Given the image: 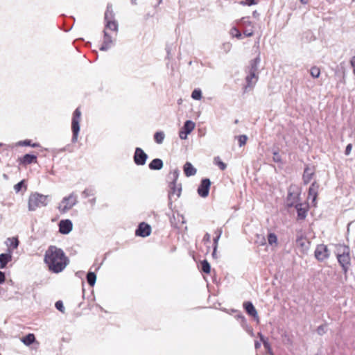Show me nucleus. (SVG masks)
Listing matches in <instances>:
<instances>
[{
	"label": "nucleus",
	"mask_w": 355,
	"mask_h": 355,
	"mask_svg": "<svg viewBox=\"0 0 355 355\" xmlns=\"http://www.w3.org/2000/svg\"><path fill=\"white\" fill-rule=\"evenodd\" d=\"M183 171L187 177L195 175L197 173L196 168L189 162L184 164Z\"/></svg>",
	"instance_id": "17"
},
{
	"label": "nucleus",
	"mask_w": 355,
	"mask_h": 355,
	"mask_svg": "<svg viewBox=\"0 0 355 355\" xmlns=\"http://www.w3.org/2000/svg\"><path fill=\"white\" fill-rule=\"evenodd\" d=\"M211 182L209 179L205 178L201 181V183L198 188V193L202 198H206L209 191Z\"/></svg>",
	"instance_id": "9"
},
{
	"label": "nucleus",
	"mask_w": 355,
	"mask_h": 355,
	"mask_svg": "<svg viewBox=\"0 0 355 355\" xmlns=\"http://www.w3.org/2000/svg\"><path fill=\"white\" fill-rule=\"evenodd\" d=\"M46 205L42 201H28V208L31 211H35L38 208L41 207H44Z\"/></svg>",
	"instance_id": "22"
},
{
	"label": "nucleus",
	"mask_w": 355,
	"mask_h": 355,
	"mask_svg": "<svg viewBox=\"0 0 355 355\" xmlns=\"http://www.w3.org/2000/svg\"><path fill=\"white\" fill-rule=\"evenodd\" d=\"M318 189V184H317L316 182H313L309 189L308 200H316Z\"/></svg>",
	"instance_id": "18"
},
{
	"label": "nucleus",
	"mask_w": 355,
	"mask_h": 355,
	"mask_svg": "<svg viewBox=\"0 0 355 355\" xmlns=\"http://www.w3.org/2000/svg\"><path fill=\"white\" fill-rule=\"evenodd\" d=\"M96 280V275L94 272H90V286H91L94 285Z\"/></svg>",
	"instance_id": "41"
},
{
	"label": "nucleus",
	"mask_w": 355,
	"mask_h": 355,
	"mask_svg": "<svg viewBox=\"0 0 355 355\" xmlns=\"http://www.w3.org/2000/svg\"><path fill=\"white\" fill-rule=\"evenodd\" d=\"M165 139V134L163 131L156 132L154 135L155 141L158 144H162Z\"/></svg>",
	"instance_id": "26"
},
{
	"label": "nucleus",
	"mask_w": 355,
	"mask_h": 355,
	"mask_svg": "<svg viewBox=\"0 0 355 355\" xmlns=\"http://www.w3.org/2000/svg\"><path fill=\"white\" fill-rule=\"evenodd\" d=\"M300 2L303 4H306L309 2V0H300Z\"/></svg>",
	"instance_id": "51"
},
{
	"label": "nucleus",
	"mask_w": 355,
	"mask_h": 355,
	"mask_svg": "<svg viewBox=\"0 0 355 355\" xmlns=\"http://www.w3.org/2000/svg\"><path fill=\"white\" fill-rule=\"evenodd\" d=\"M314 175V170L307 166L305 168L304 174H303V180L305 184H308L311 179L313 178Z\"/></svg>",
	"instance_id": "21"
},
{
	"label": "nucleus",
	"mask_w": 355,
	"mask_h": 355,
	"mask_svg": "<svg viewBox=\"0 0 355 355\" xmlns=\"http://www.w3.org/2000/svg\"><path fill=\"white\" fill-rule=\"evenodd\" d=\"M268 245L272 247V250L277 248L278 246V239L276 234L269 233L268 235Z\"/></svg>",
	"instance_id": "23"
},
{
	"label": "nucleus",
	"mask_w": 355,
	"mask_h": 355,
	"mask_svg": "<svg viewBox=\"0 0 355 355\" xmlns=\"http://www.w3.org/2000/svg\"><path fill=\"white\" fill-rule=\"evenodd\" d=\"M245 80L247 85L245 87V90L252 89L258 80V72L250 71L249 75L247 76Z\"/></svg>",
	"instance_id": "11"
},
{
	"label": "nucleus",
	"mask_w": 355,
	"mask_h": 355,
	"mask_svg": "<svg viewBox=\"0 0 355 355\" xmlns=\"http://www.w3.org/2000/svg\"><path fill=\"white\" fill-rule=\"evenodd\" d=\"M12 255L11 252H6L0 254V268H6V265L12 261Z\"/></svg>",
	"instance_id": "16"
},
{
	"label": "nucleus",
	"mask_w": 355,
	"mask_h": 355,
	"mask_svg": "<svg viewBox=\"0 0 355 355\" xmlns=\"http://www.w3.org/2000/svg\"><path fill=\"white\" fill-rule=\"evenodd\" d=\"M147 158V155L141 148H136L134 155V161L137 165H144Z\"/></svg>",
	"instance_id": "10"
},
{
	"label": "nucleus",
	"mask_w": 355,
	"mask_h": 355,
	"mask_svg": "<svg viewBox=\"0 0 355 355\" xmlns=\"http://www.w3.org/2000/svg\"><path fill=\"white\" fill-rule=\"evenodd\" d=\"M257 243H259L261 245H263L266 243V239L263 236H257Z\"/></svg>",
	"instance_id": "43"
},
{
	"label": "nucleus",
	"mask_w": 355,
	"mask_h": 355,
	"mask_svg": "<svg viewBox=\"0 0 355 355\" xmlns=\"http://www.w3.org/2000/svg\"><path fill=\"white\" fill-rule=\"evenodd\" d=\"M34 341L35 336L32 334H30L22 338V342L26 345L32 344Z\"/></svg>",
	"instance_id": "29"
},
{
	"label": "nucleus",
	"mask_w": 355,
	"mask_h": 355,
	"mask_svg": "<svg viewBox=\"0 0 355 355\" xmlns=\"http://www.w3.org/2000/svg\"><path fill=\"white\" fill-rule=\"evenodd\" d=\"M175 178H177V177H178V171H175Z\"/></svg>",
	"instance_id": "56"
},
{
	"label": "nucleus",
	"mask_w": 355,
	"mask_h": 355,
	"mask_svg": "<svg viewBox=\"0 0 355 355\" xmlns=\"http://www.w3.org/2000/svg\"><path fill=\"white\" fill-rule=\"evenodd\" d=\"M75 203L73 201H61L59 204L58 209L62 213H66L69 210H70L73 206Z\"/></svg>",
	"instance_id": "20"
},
{
	"label": "nucleus",
	"mask_w": 355,
	"mask_h": 355,
	"mask_svg": "<svg viewBox=\"0 0 355 355\" xmlns=\"http://www.w3.org/2000/svg\"><path fill=\"white\" fill-rule=\"evenodd\" d=\"M151 232V227L149 225L145 223H141L136 230V235L141 237H146L150 235Z\"/></svg>",
	"instance_id": "13"
},
{
	"label": "nucleus",
	"mask_w": 355,
	"mask_h": 355,
	"mask_svg": "<svg viewBox=\"0 0 355 355\" xmlns=\"http://www.w3.org/2000/svg\"><path fill=\"white\" fill-rule=\"evenodd\" d=\"M36 159H37V157L35 155L26 154L22 157L21 162L24 164H29L35 162L36 160Z\"/></svg>",
	"instance_id": "27"
},
{
	"label": "nucleus",
	"mask_w": 355,
	"mask_h": 355,
	"mask_svg": "<svg viewBox=\"0 0 355 355\" xmlns=\"http://www.w3.org/2000/svg\"><path fill=\"white\" fill-rule=\"evenodd\" d=\"M44 261L49 270L55 273L62 271L68 263L63 251L55 246L50 247L46 251Z\"/></svg>",
	"instance_id": "2"
},
{
	"label": "nucleus",
	"mask_w": 355,
	"mask_h": 355,
	"mask_svg": "<svg viewBox=\"0 0 355 355\" xmlns=\"http://www.w3.org/2000/svg\"><path fill=\"white\" fill-rule=\"evenodd\" d=\"M55 307L57 309H58L61 312H64V307L63 303L61 301H58L55 303Z\"/></svg>",
	"instance_id": "39"
},
{
	"label": "nucleus",
	"mask_w": 355,
	"mask_h": 355,
	"mask_svg": "<svg viewBox=\"0 0 355 355\" xmlns=\"http://www.w3.org/2000/svg\"><path fill=\"white\" fill-rule=\"evenodd\" d=\"M243 306L247 313L256 318L257 321H259L258 313L253 304L251 302H247L244 303Z\"/></svg>",
	"instance_id": "19"
},
{
	"label": "nucleus",
	"mask_w": 355,
	"mask_h": 355,
	"mask_svg": "<svg viewBox=\"0 0 355 355\" xmlns=\"http://www.w3.org/2000/svg\"><path fill=\"white\" fill-rule=\"evenodd\" d=\"M325 327L323 326H320L318 328L317 331L318 334H322L324 332Z\"/></svg>",
	"instance_id": "48"
},
{
	"label": "nucleus",
	"mask_w": 355,
	"mask_h": 355,
	"mask_svg": "<svg viewBox=\"0 0 355 355\" xmlns=\"http://www.w3.org/2000/svg\"><path fill=\"white\" fill-rule=\"evenodd\" d=\"M81 113L78 108H77L74 113L72 119V131H73V137L72 141L76 142L78 139V132L80 130L79 122L80 120Z\"/></svg>",
	"instance_id": "4"
},
{
	"label": "nucleus",
	"mask_w": 355,
	"mask_h": 355,
	"mask_svg": "<svg viewBox=\"0 0 355 355\" xmlns=\"http://www.w3.org/2000/svg\"><path fill=\"white\" fill-rule=\"evenodd\" d=\"M289 200H295L299 198V188L295 185H291L288 190Z\"/></svg>",
	"instance_id": "24"
},
{
	"label": "nucleus",
	"mask_w": 355,
	"mask_h": 355,
	"mask_svg": "<svg viewBox=\"0 0 355 355\" xmlns=\"http://www.w3.org/2000/svg\"><path fill=\"white\" fill-rule=\"evenodd\" d=\"M182 185L177 184L176 179L170 184L168 190V198L170 200H176L180 197Z\"/></svg>",
	"instance_id": "8"
},
{
	"label": "nucleus",
	"mask_w": 355,
	"mask_h": 355,
	"mask_svg": "<svg viewBox=\"0 0 355 355\" xmlns=\"http://www.w3.org/2000/svg\"><path fill=\"white\" fill-rule=\"evenodd\" d=\"M22 187L26 188V187L24 185V180H22V181L19 182V183H17V184H15L14 186V190L15 191V192L18 193L21 190Z\"/></svg>",
	"instance_id": "35"
},
{
	"label": "nucleus",
	"mask_w": 355,
	"mask_h": 355,
	"mask_svg": "<svg viewBox=\"0 0 355 355\" xmlns=\"http://www.w3.org/2000/svg\"><path fill=\"white\" fill-rule=\"evenodd\" d=\"M215 163L218 166V167L221 170H225L226 168V164L223 162L218 157L215 158Z\"/></svg>",
	"instance_id": "36"
},
{
	"label": "nucleus",
	"mask_w": 355,
	"mask_h": 355,
	"mask_svg": "<svg viewBox=\"0 0 355 355\" xmlns=\"http://www.w3.org/2000/svg\"><path fill=\"white\" fill-rule=\"evenodd\" d=\"M196 127V124L191 120L185 121L183 127L179 132V137L181 139L185 140L187 139L188 135H189Z\"/></svg>",
	"instance_id": "7"
},
{
	"label": "nucleus",
	"mask_w": 355,
	"mask_h": 355,
	"mask_svg": "<svg viewBox=\"0 0 355 355\" xmlns=\"http://www.w3.org/2000/svg\"><path fill=\"white\" fill-rule=\"evenodd\" d=\"M209 234H207L205 236V239H206L207 240H209Z\"/></svg>",
	"instance_id": "53"
},
{
	"label": "nucleus",
	"mask_w": 355,
	"mask_h": 355,
	"mask_svg": "<svg viewBox=\"0 0 355 355\" xmlns=\"http://www.w3.org/2000/svg\"><path fill=\"white\" fill-rule=\"evenodd\" d=\"M259 336L260 337L261 340L263 342L264 347H265L266 349H270V345H269V343H268V341L264 338V337L263 336V335H262L261 334L259 333Z\"/></svg>",
	"instance_id": "38"
},
{
	"label": "nucleus",
	"mask_w": 355,
	"mask_h": 355,
	"mask_svg": "<svg viewBox=\"0 0 355 355\" xmlns=\"http://www.w3.org/2000/svg\"><path fill=\"white\" fill-rule=\"evenodd\" d=\"M310 74L314 78H319L320 75V70L317 67H313L310 69Z\"/></svg>",
	"instance_id": "30"
},
{
	"label": "nucleus",
	"mask_w": 355,
	"mask_h": 355,
	"mask_svg": "<svg viewBox=\"0 0 355 355\" xmlns=\"http://www.w3.org/2000/svg\"><path fill=\"white\" fill-rule=\"evenodd\" d=\"M18 144L23 145V146H31L33 147H37L39 146L37 144H31V141H29V140H24L23 141H19L18 143Z\"/></svg>",
	"instance_id": "37"
},
{
	"label": "nucleus",
	"mask_w": 355,
	"mask_h": 355,
	"mask_svg": "<svg viewBox=\"0 0 355 355\" xmlns=\"http://www.w3.org/2000/svg\"><path fill=\"white\" fill-rule=\"evenodd\" d=\"M349 253V248L347 245H339L336 247V257L345 272L348 270L351 263Z\"/></svg>",
	"instance_id": "3"
},
{
	"label": "nucleus",
	"mask_w": 355,
	"mask_h": 355,
	"mask_svg": "<svg viewBox=\"0 0 355 355\" xmlns=\"http://www.w3.org/2000/svg\"><path fill=\"white\" fill-rule=\"evenodd\" d=\"M73 229V224L69 220H62L59 223V231L62 234H68Z\"/></svg>",
	"instance_id": "12"
},
{
	"label": "nucleus",
	"mask_w": 355,
	"mask_h": 355,
	"mask_svg": "<svg viewBox=\"0 0 355 355\" xmlns=\"http://www.w3.org/2000/svg\"><path fill=\"white\" fill-rule=\"evenodd\" d=\"M241 3L245 6H251L256 3L255 0H243Z\"/></svg>",
	"instance_id": "40"
},
{
	"label": "nucleus",
	"mask_w": 355,
	"mask_h": 355,
	"mask_svg": "<svg viewBox=\"0 0 355 355\" xmlns=\"http://www.w3.org/2000/svg\"><path fill=\"white\" fill-rule=\"evenodd\" d=\"M297 245L302 254H306L310 248L311 243L308 239L300 237L297 240Z\"/></svg>",
	"instance_id": "14"
},
{
	"label": "nucleus",
	"mask_w": 355,
	"mask_h": 355,
	"mask_svg": "<svg viewBox=\"0 0 355 355\" xmlns=\"http://www.w3.org/2000/svg\"><path fill=\"white\" fill-rule=\"evenodd\" d=\"M230 34L233 36V37H237L238 39H241L242 38V35L241 33H240V31L236 28H232L230 31Z\"/></svg>",
	"instance_id": "32"
},
{
	"label": "nucleus",
	"mask_w": 355,
	"mask_h": 355,
	"mask_svg": "<svg viewBox=\"0 0 355 355\" xmlns=\"http://www.w3.org/2000/svg\"><path fill=\"white\" fill-rule=\"evenodd\" d=\"M85 277H86L87 281L89 282V272H87V273L86 274Z\"/></svg>",
	"instance_id": "54"
},
{
	"label": "nucleus",
	"mask_w": 355,
	"mask_h": 355,
	"mask_svg": "<svg viewBox=\"0 0 355 355\" xmlns=\"http://www.w3.org/2000/svg\"><path fill=\"white\" fill-rule=\"evenodd\" d=\"M5 275L3 272L0 271V284L5 282Z\"/></svg>",
	"instance_id": "49"
},
{
	"label": "nucleus",
	"mask_w": 355,
	"mask_h": 355,
	"mask_svg": "<svg viewBox=\"0 0 355 355\" xmlns=\"http://www.w3.org/2000/svg\"><path fill=\"white\" fill-rule=\"evenodd\" d=\"M273 160L275 162H281V157H280V155H279L278 153L277 152H275L273 153Z\"/></svg>",
	"instance_id": "45"
},
{
	"label": "nucleus",
	"mask_w": 355,
	"mask_h": 355,
	"mask_svg": "<svg viewBox=\"0 0 355 355\" xmlns=\"http://www.w3.org/2000/svg\"><path fill=\"white\" fill-rule=\"evenodd\" d=\"M243 34L246 37H250L253 35V30L251 29H245L243 31Z\"/></svg>",
	"instance_id": "44"
},
{
	"label": "nucleus",
	"mask_w": 355,
	"mask_h": 355,
	"mask_svg": "<svg viewBox=\"0 0 355 355\" xmlns=\"http://www.w3.org/2000/svg\"><path fill=\"white\" fill-rule=\"evenodd\" d=\"M350 63L353 67L354 73L355 74V55L352 58V59L350 60Z\"/></svg>",
	"instance_id": "47"
},
{
	"label": "nucleus",
	"mask_w": 355,
	"mask_h": 355,
	"mask_svg": "<svg viewBox=\"0 0 355 355\" xmlns=\"http://www.w3.org/2000/svg\"><path fill=\"white\" fill-rule=\"evenodd\" d=\"M329 250L327 245L324 244L318 245L315 250V257L319 261H323L329 258Z\"/></svg>",
	"instance_id": "5"
},
{
	"label": "nucleus",
	"mask_w": 355,
	"mask_h": 355,
	"mask_svg": "<svg viewBox=\"0 0 355 355\" xmlns=\"http://www.w3.org/2000/svg\"><path fill=\"white\" fill-rule=\"evenodd\" d=\"M162 167H163V162L160 159H154L149 164V168L152 170H159Z\"/></svg>",
	"instance_id": "25"
},
{
	"label": "nucleus",
	"mask_w": 355,
	"mask_h": 355,
	"mask_svg": "<svg viewBox=\"0 0 355 355\" xmlns=\"http://www.w3.org/2000/svg\"><path fill=\"white\" fill-rule=\"evenodd\" d=\"M290 206L295 207L299 218L304 219L306 217V212L309 209L307 201H295V204H292Z\"/></svg>",
	"instance_id": "6"
},
{
	"label": "nucleus",
	"mask_w": 355,
	"mask_h": 355,
	"mask_svg": "<svg viewBox=\"0 0 355 355\" xmlns=\"http://www.w3.org/2000/svg\"><path fill=\"white\" fill-rule=\"evenodd\" d=\"M19 243V242L17 237L8 238L5 241V244L8 248L7 252H11L12 253L13 250L18 248Z\"/></svg>",
	"instance_id": "15"
},
{
	"label": "nucleus",
	"mask_w": 355,
	"mask_h": 355,
	"mask_svg": "<svg viewBox=\"0 0 355 355\" xmlns=\"http://www.w3.org/2000/svg\"><path fill=\"white\" fill-rule=\"evenodd\" d=\"M132 3L135 4L136 3V0H132Z\"/></svg>",
	"instance_id": "55"
},
{
	"label": "nucleus",
	"mask_w": 355,
	"mask_h": 355,
	"mask_svg": "<svg viewBox=\"0 0 355 355\" xmlns=\"http://www.w3.org/2000/svg\"><path fill=\"white\" fill-rule=\"evenodd\" d=\"M42 198H43L42 195H40L37 193H34L31 195L29 200H39Z\"/></svg>",
	"instance_id": "42"
},
{
	"label": "nucleus",
	"mask_w": 355,
	"mask_h": 355,
	"mask_svg": "<svg viewBox=\"0 0 355 355\" xmlns=\"http://www.w3.org/2000/svg\"><path fill=\"white\" fill-rule=\"evenodd\" d=\"M261 346V344L259 342L255 343V347L259 348Z\"/></svg>",
	"instance_id": "52"
},
{
	"label": "nucleus",
	"mask_w": 355,
	"mask_h": 355,
	"mask_svg": "<svg viewBox=\"0 0 355 355\" xmlns=\"http://www.w3.org/2000/svg\"><path fill=\"white\" fill-rule=\"evenodd\" d=\"M202 270L205 273L210 272V265L207 261H203L202 262Z\"/></svg>",
	"instance_id": "33"
},
{
	"label": "nucleus",
	"mask_w": 355,
	"mask_h": 355,
	"mask_svg": "<svg viewBox=\"0 0 355 355\" xmlns=\"http://www.w3.org/2000/svg\"><path fill=\"white\" fill-rule=\"evenodd\" d=\"M105 27L104 30V38L101 51H107L113 46L118 32V24L114 19V14L112 6L108 5L105 12Z\"/></svg>",
	"instance_id": "1"
},
{
	"label": "nucleus",
	"mask_w": 355,
	"mask_h": 355,
	"mask_svg": "<svg viewBox=\"0 0 355 355\" xmlns=\"http://www.w3.org/2000/svg\"><path fill=\"white\" fill-rule=\"evenodd\" d=\"M352 149V145L351 144H349L346 146V149H345V155H349L351 153Z\"/></svg>",
	"instance_id": "46"
},
{
	"label": "nucleus",
	"mask_w": 355,
	"mask_h": 355,
	"mask_svg": "<svg viewBox=\"0 0 355 355\" xmlns=\"http://www.w3.org/2000/svg\"><path fill=\"white\" fill-rule=\"evenodd\" d=\"M259 62L260 58L258 56L251 62L250 71L257 72Z\"/></svg>",
	"instance_id": "28"
},
{
	"label": "nucleus",
	"mask_w": 355,
	"mask_h": 355,
	"mask_svg": "<svg viewBox=\"0 0 355 355\" xmlns=\"http://www.w3.org/2000/svg\"><path fill=\"white\" fill-rule=\"evenodd\" d=\"M191 97L195 100H200L202 98L201 90L199 89H194L191 94Z\"/></svg>",
	"instance_id": "31"
},
{
	"label": "nucleus",
	"mask_w": 355,
	"mask_h": 355,
	"mask_svg": "<svg viewBox=\"0 0 355 355\" xmlns=\"http://www.w3.org/2000/svg\"><path fill=\"white\" fill-rule=\"evenodd\" d=\"M220 234H221V231H219V234L216 236V239H214V244H215V246H214V251L216 250V245H217V243H218V241L220 236Z\"/></svg>",
	"instance_id": "50"
},
{
	"label": "nucleus",
	"mask_w": 355,
	"mask_h": 355,
	"mask_svg": "<svg viewBox=\"0 0 355 355\" xmlns=\"http://www.w3.org/2000/svg\"><path fill=\"white\" fill-rule=\"evenodd\" d=\"M238 140L239 143V146H242L246 144L248 140V137L245 135H242L238 137Z\"/></svg>",
	"instance_id": "34"
},
{
	"label": "nucleus",
	"mask_w": 355,
	"mask_h": 355,
	"mask_svg": "<svg viewBox=\"0 0 355 355\" xmlns=\"http://www.w3.org/2000/svg\"><path fill=\"white\" fill-rule=\"evenodd\" d=\"M271 355H273L272 354H271Z\"/></svg>",
	"instance_id": "57"
}]
</instances>
